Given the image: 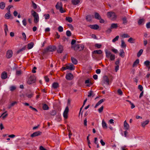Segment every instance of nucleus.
Wrapping results in <instances>:
<instances>
[{
  "instance_id": "5",
  "label": "nucleus",
  "mask_w": 150,
  "mask_h": 150,
  "mask_svg": "<svg viewBox=\"0 0 150 150\" xmlns=\"http://www.w3.org/2000/svg\"><path fill=\"white\" fill-rule=\"evenodd\" d=\"M109 79L107 76H105L103 77V80L102 81V84L103 86L105 84L108 85L109 84Z\"/></svg>"
},
{
  "instance_id": "2",
  "label": "nucleus",
  "mask_w": 150,
  "mask_h": 150,
  "mask_svg": "<svg viewBox=\"0 0 150 150\" xmlns=\"http://www.w3.org/2000/svg\"><path fill=\"white\" fill-rule=\"evenodd\" d=\"M107 16L108 18L112 20H115L117 18V16L115 13L112 11L108 12Z\"/></svg>"
},
{
  "instance_id": "39",
  "label": "nucleus",
  "mask_w": 150,
  "mask_h": 150,
  "mask_svg": "<svg viewBox=\"0 0 150 150\" xmlns=\"http://www.w3.org/2000/svg\"><path fill=\"white\" fill-rule=\"evenodd\" d=\"M91 16L90 15H88L86 16V20L88 21H90L91 20L92 18H91Z\"/></svg>"
},
{
  "instance_id": "8",
  "label": "nucleus",
  "mask_w": 150,
  "mask_h": 150,
  "mask_svg": "<svg viewBox=\"0 0 150 150\" xmlns=\"http://www.w3.org/2000/svg\"><path fill=\"white\" fill-rule=\"evenodd\" d=\"M42 133V132L40 131H38L35 132L31 135V137H34L36 136L40 135Z\"/></svg>"
},
{
  "instance_id": "53",
  "label": "nucleus",
  "mask_w": 150,
  "mask_h": 150,
  "mask_svg": "<svg viewBox=\"0 0 150 150\" xmlns=\"http://www.w3.org/2000/svg\"><path fill=\"white\" fill-rule=\"evenodd\" d=\"M33 95H34V94L33 93H32L31 94H28L27 95V97L28 98H32V97H33Z\"/></svg>"
},
{
  "instance_id": "60",
  "label": "nucleus",
  "mask_w": 150,
  "mask_h": 150,
  "mask_svg": "<svg viewBox=\"0 0 150 150\" xmlns=\"http://www.w3.org/2000/svg\"><path fill=\"white\" fill-rule=\"evenodd\" d=\"M22 35L23 36V39L25 41L26 40V35L25 33H22Z\"/></svg>"
},
{
  "instance_id": "51",
  "label": "nucleus",
  "mask_w": 150,
  "mask_h": 150,
  "mask_svg": "<svg viewBox=\"0 0 150 150\" xmlns=\"http://www.w3.org/2000/svg\"><path fill=\"white\" fill-rule=\"evenodd\" d=\"M10 90L11 91H13L16 89V87L14 86H11L10 88Z\"/></svg>"
},
{
  "instance_id": "62",
  "label": "nucleus",
  "mask_w": 150,
  "mask_h": 150,
  "mask_svg": "<svg viewBox=\"0 0 150 150\" xmlns=\"http://www.w3.org/2000/svg\"><path fill=\"white\" fill-rule=\"evenodd\" d=\"M111 51L114 53L116 54L118 52V51L117 49H112Z\"/></svg>"
},
{
  "instance_id": "15",
  "label": "nucleus",
  "mask_w": 150,
  "mask_h": 150,
  "mask_svg": "<svg viewBox=\"0 0 150 150\" xmlns=\"http://www.w3.org/2000/svg\"><path fill=\"white\" fill-rule=\"evenodd\" d=\"M67 69L70 70H73L74 69V66L73 64H71L69 65H67Z\"/></svg>"
},
{
  "instance_id": "7",
  "label": "nucleus",
  "mask_w": 150,
  "mask_h": 150,
  "mask_svg": "<svg viewBox=\"0 0 150 150\" xmlns=\"http://www.w3.org/2000/svg\"><path fill=\"white\" fill-rule=\"evenodd\" d=\"M13 55V52L11 50H8L6 53V57L8 59L11 58Z\"/></svg>"
},
{
  "instance_id": "21",
  "label": "nucleus",
  "mask_w": 150,
  "mask_h": 150,
  "mask_svg": "<svg viewBox=\"0 0 150 150\" xmlns=\"http://www.w3.org/2000/svg\"><path fill=\"white\" fill-rule=\"evenodd\" d=\"M10 13L11 11H8V12L5 14L4 16L5 18L8 19L11 16Z\"/></svg>"
},
{
  "instance_id": "46",
  "label": "nucleus",
  "mask_w": 150,
  "mask_h": 150,
  "mask_svg": "<svg viewBox=\"0 0 150 150\" xmlns=\"http://www.w3.org/2000/svg\"><path fill=\"white\" fill-rule=\"evenodd\" d=\"M109 58L111 60L113 61L115 59V55L114 54H112L110 56Z\"/></svg>"
},
{
  "instance_id": "17",
  "label": "nucleus",
  "mask_w": 150,
  "mask_h": 150,
  "mask_svg": "<svg viewBox=\"0 0 150 150\" xmlns=\"http://www.w3.org/2000/svg\"><path fill=\"white\" fill-rule=\"evenodd\" d=\"M4 31L5 33L6 36L7 35V32H8V28L7 25L6 24H5L4 25Z\"/></svg>"
},
{
  "instance_id": "49",
  "label": "nucleus",
  "mask_w": 150,
  "mask_h": 150,
  "mask_svg": "<svg viewBox=\"0 0 150 150\" xmlns=\"http://www.w3.org/2000/svg\"><path fill=\"white\" fill-rule=\"evenodd\" d=\"M66 35L68 37H70L71 35V33L70 31L69 30H67L66 32Z\"/></svg>"
},
{
  "instance_id": "3",
  "label": "nucleus",
  "mask_w": 150,
  "mask_h": 150,
  "mask_svg": "<svg viewBox=\"0 0 150 150\" xmlns=\"http://www.w3.org/2000/svg\"><path fill=\"white\" fill-rule=\"evenodd\" d=\"M32 15L34 17V22L35 23H38L39 21L38 14L37 12L34 11H32Z\"/></svg>"
},
{
  "instance_id": "64",
  "label": "nucleus",
  "mask_w": 150,
  "mask_h": 150,
  "mask_svg": "<svg viewBox=\"0 0 150 150\" xmlns=\"http://www.w3.org/2000/svg\"><path fill=\"white\" fill-rule=\"evenodd\" d=\"M146 27L147 28H150V22L146 24Z\"/></svg>"
},
{
  "instance_id": "55",
  "label": "nucleus",
  "mask_w": 150,
  "mask_h": 150,
  "mask_svg": "<svg viewBox=\"0 0 150 150\" xmlns=\"http://www.w3.org/2000/svg\"><path fill=\"white\" fill-rule=\"evenodd\" d=\"M45 16V19H48L50 18V16L49 14H45L44 15Z\"/></svg>"
},
{
  "instance_id": "6",
  "label": "nucleus",
  "mask_w": 150,
  "mask_h": 150,
  "mask_svg": "<svg viewBox=\"0 0 150 150\" xmlns=\"http://www.w3.org/2000/svg\"><path fill=\"white\" fill-rule=\"evenodd\" d=\"M69 111V108L68 106H67L63 112V116L65 119L68 118V114Z\"/></svg>"
},
{
  "instance_id": "41",
  "label": "nucleus",
  "mask_w": 150,
  "mask_h": 150,
  "mask_svg": "<svg viewBox=\"0 0 150 150\" xmlns=\"http://www.w3.org/2000/svg\"><path fill=\"white\" fill-rule=\"evenodd\" d=\"M143 52L142 49L140 50L137 53V57H139L141 55Z\"/></svg>"
},
{
  "instance_id": "32",
  "label": "nucleus",
  "mask_w": 150,
  "mask_h": 150,
  "mask_svg": "<svg viewBox=\"0 0 150 150\" xmlns=\"http://www.w3.org/2000/svg\"><path fill=\"white\" fill-rule=\"evenodd\" d=\"M57 112L55 110H52L50 112V114L51 116H54L56 114Z\"/></svg>"
},
{
  "instance_id": "28",
  "label": "nucleus",
  "mask_w": 150,
  "mask_h": 150,
  "mask_svg": "<svg viewBox=\"0 0 150 150\" xmlns=\"http://www.w3.org/2000/svg\"><path fill=\"white\" fill-rule=\"evenodd\" d=\"M72 4L74 5H76L80 2L79 0H72L71 1Z\"/></svg>"
},
{
  "instance_id": "22",
  "label": "nucleus",
  "mask_w": 150,
  "mask_h": 150,
  "mask_svg": "<svg viewBox=\"0 0 150 150\" xmlns=\"http://www.w3.org/2000/svg\"><path fill=\"white\" fill-rule=\"evenodd\" d=\"M149 122V120H146L145 121L141 123V125L142 127H144L146 125L148 124Z\"/></svg>"
},
{
  "instance_id": "30",
  "label": "nucleus",
  "mask_w": 150,
  "mask_h": 150,
  "mask_svg": "<svg viewBox=\"0 0 150 150\" xmlns=\"http://www.w3.org/2000/svg\"><path fill=\"white\" fill-rule=\"evenodd\" d=\"M71 60L72 62L74 64H77L78 62L77 60L74 58L73 57H71Z\"/></svg>"
},
{
  "instance_id": "59",
  "label": "nucleus",
  "mask_w": 150,
  "mask_h": 150,
  "mask_svg": "<svg viewBox=\"0 0 150 150\" xmlns=\"http://www.w3.org/2000/svg\"><path fill=\"white\" fill-rule=\"evenodd\" d=\"M21 70L16 71V74L17 75H19L21 74Z\"/></svg>"
},
{
  "instance_id": "54",
  "label": "nucleus",
  "mask_w": 150,
  "mask_h": 150,
  "mask_svg": "<svg viewBox=\"0 0 150 150\" xmlns=\"http://www.w3.org/2000/svg\"><path fill=\"white\" fill-rule=\"evenodd\" d=\"M32 6H33V8L34 9H36L37 8V5L35 3H34L33 1H32Z\"/></svg>"
},
{
  "instance_id": "40",
  "label": "nucleus",
  "mask_w": 150,
  "mask_h": 150,
  "mask_svg": "<svg viewBox=\"0 0 150 150\" xmlns=\"http://www.w3.org/2000/svg\"><path fill=\"white\" fill-rule=\"evenodd\" d=\"M128 41L131 43H133L135 42V39L131 37L129 38Z\"/></svg>"
},
{
  "instance_id": "44",
  "label": "nucleus",
  "mask_w": 150,
  "mask_h": 150,
  "mask_svg": "<svg viewBox=\"0 0 150 150\" xmlns=\"http://www.w3.org/2000/svg\"><path fill=\"white\" fill-rule=\"evenodd\" d=\"M25 47H23V48H22L21 49L18 50L17 51V54H19V53H20V52H22L24 50H25Z\"/></svg>"
},
{
  "instance_id": "11",
  "label": "nucleus",
  "mask_w": 150,
  "mask_h": 150,
  "mask_svg": "<svg viewBox=\"0 0 150 150\" xmlns=\"http://www.w3.org/2000/svg\"><path fill=\"white\" fill-rule=\"evenodd\" d=\"M7 77V73L6 71H4L1 73V77L2 79H5Z\"/></svg>"
},
{
  "instance_id": "9",
  "label": "nucleus",
  "mask_w": 150,
  "mask_h": 150,
  "mask_svg": "<svg viewBox=\"0 0 150 150\" xmlns=\"http://www.w3.org/2000/svg\"><path fill=\"white\" fill-rule=\"evenodd\" d=\"M56 49V47L55 46H49L47 49V51L49 52H53Z\"/></svg>"
},
{
  "instance_id": "1",
  "label": "nucleus",
  "mask_w": 150,
  "mask_h": 150,
  "mask_svg": "<svg viewBox=\"0 0 150 150\" xmlns=\"http://www.w3.org/2000/svg\"><path fill=\"white\" fill-rule=\"evenodd\" d=\"M62 4L61 2H57L56 6V8L59 10L60 13H62L65 12V11L63 10Z\"/></svg>"
},
{
  "instance_id": "12",
  "label": "nucleus",
  "mask_w": 150,
  "mask_h": 150,
  "mask_svg": "<svg viewBox=\"0 0 150 150\" xmlns=\"http://www.w3.org/2000/svg\"><path fill=\"white\" fill-rule=\"evenodd\" d=\"M88 26L94 30H97L99 28V26L97 24L95 25H90Z\"/></svg>"
},
{
  "instance_id": "29",
  "label": "nucleus",
  "mask_w": 150,
  "mask_h": 150,
  "mask_svg": "<svg viewBox=\"0 0 150 150\" xmlns=\"http://www.w3.org/2000/svg\"><path fill=\"white\" fill-rule=\"evenodd\" d=\"M118 27L117 23H112L111 24L110 27L112 29H116Z\"/></svg>"
},
{
  "instance_id": "24",
  "label": "nucleus",
  "mask_w": 150,
  "mask_h": 150,
  "mask_svg": "<svg viewBox=\"0 0 150 150\" xmlns=\"http://www.w3.org/2000/svg\"><path fill=\"white\" fill-rule=\"evenodd\" d=\"M102 127L103 128H107V124L106 123V122H105L104 120H102Z\"/></svg>"
},
{
  "instance_id": "23",
  "label": "nucleus",
  "mask_w": 150,
  "mask_h": 150,
  "mask_svg": "<svg viewBox=\"0 0 150 150\" xmlns=\"http://www.w3.org/2000/svg\"><path fill=\"white\" fill-rule=\"evenodd\" d=\"M95 18L96 19L98 20L101 19V17L98 13L96 12L95 13Z\"/></svg>"
},
{
  "instance_id": "34",
  "label": "nucleus",
  "mask_w": 150,
  "mask_h": 150,
  "mask_svg": "<svg viewBox=\"0 0 150 150\" xmlns=\"http://www.w3.org/2000/svg\"><path fill=\"white\" fill-rule=\"evenodd\" d=\"M139 63V59H137L134 62L132 66L134 67L137 66V65Z\"/></svg>"
},
{
  "instance_id": "42",
  "label": "nucleus",
  "mask_w": 150,
  "mask_h": 150,
  "mask_svg": "<svg viewBox=\"0 0 150 150\" xmlns=\"http://www.w3.org/2000/svg\"><path fill=\"white\" fill-rule=\"evenodd\" d=\"M144 21V18L140 19L138 21V24L139 25H141L142 23Z\"/></svg>"
},
{
  "instance_id": "35",
  "label": "nucleus",
  "mask_w": 150,
  "mask_h": 150,
  "mask_svg": "<svg viewBox=\"0 0 150 150\" xmlns=\"http://www.w3.org/2000/svg\"><path fill=\"white\" fill-rule=\"evenodd\" d=\"M65 20L66 21H67L68 22L70 23H71L73 21L72 18L70 17H67L66 18Z\"/></svg>"
},
{
  "instance_id": "16",
  "label": "nucleus",
  "mask_w": 150,
  "mask_h": 150,
  "mask_svg": "<svg viewBox=\"0 0 150 150\" xmlns=\"http://www.w3.org/2000/svg\"><path fill=\"white\" fill-rule=\"evenodd\" d=\"M6 6V3L3 1L0 3V8L1 9H4Z\"/></svg>"
},
{
  "instance_id": "57",
  "label": "nucleus",
  "mask_w": 150,
  "mask_h": 150,
  "mask_svg": "<svg viewBox=\"0 0 150 150\" xmlns=\"http://www.w3.org/2000/svg\"><path fill=\"white\" fill-rule=\"evenodd\" d=\"M22 23L24 26H25L26 25L27 23L25 19L24 18L23 19L22 21Z\"/></svg>"
},
{
  "instance_id": "20",
  "label": "nucleus",
  "mask_w": 150,
  "mask_h": 150,
  "mask_svg": "<svg viewBox=\"0 0 150 150\" xmlns=\"http://www.w3.org/2000/svg\"><path fill=\"white\" fill-rule=\"evenodd\" d=\"M85 84H88L86 85V86L88 87L90 86L92 84V83L90 81L89 79L86 80L85 81Z\"/></svg>"
},
{
  "instance_id": "31",
  "label": "nucleus",
  "mask_w": 150,
  "mask_h": 150,
  "mask_svg": "<svg viewBox=\"0 0 150 150\" xmlns=\"http://www.w3.org/2000/svg\"><path fill=\"white\" fill-rule=\"evenodd\" d=\"M88 97H91V96H92V97H93L95 95V94L93 93V91H90L88 92Z\"/></svg>"
},
{
  "instance_id": "14",
  "label": "nucleus",
  "mask_w": 150,
  "mask_h": 150,
  "mask_svg": "<svg viewBox=\"0 0 150 150\" xmlns=\"http://www.w3.org/2000/svg\"><path fill=\"white\" fill-rule=\"evenodd\" d=\"M105 52L106 54V57L107 58H109L110 56L112 54L111 53L110 51H108L106 49L105 50Z\"/></svg>"
},
{
  "instance_id": "43",
  "label": "nucleus",
  "mask_w": 150,
  "mask_h": 150,
  "mask_svg": "<svg viewBox=\"0 0 150 150\" xmlns=\"http://www.w3.org/2000/svg\"><path fill=\"white\" fill-rule=\"evenodd\" d=\"M121 37L123 38H129L130 36L127 34L124 33L121 35Z\"/></svg>"
},
{
  "instance_id": "45",
  "label": "nucleus",
  "mask_w": 150,
  "mask_h": 150,
  "mask_svg": "<svg viewBox=\"0 0 150 150\" xmlns=\"http://www.w3.org/2000/svg\"><path fill=\"white\" fill-rule=\"evenodd\" d=\"M144 64L147 67H148L150 65V62L148 60H146L144 62Z\"/></svg>"
},
{
  "instance_id": "4",
  "label": "nucleus",
  "mask_w": 150,
  "mask_h": 150,
  "mask_svg": "<svg viewBox=\"0 0 150 150\" xmlns=\"http://www.w3.org/2000/svg\"><path fill=\"white\" fill-rule=\"evenodd\" d=\"M36 81V77L34 75L31 76L28 79L27 83L29 84H30L34 83Z\"/></svg>"
},
{
  "instance_id": "25",
  "label": "nucleus",
  "mask_w": 150,
  "mask_h": 150,
  "mask_svg": "<svg viewBox=\"0 0 150 150\" xmlns=\"http://www.w3.org/2000/svg\"><path fill=\"white\" fill-rule=\"evenodd\" d=\"M42 108L44 110H47L49 109V107L46 104H43Z\"/></svg>"
},
{
  "instance_id": "19",
  "label": "nucleus",
  "mask_w": 150,
  "mask_h": 150,
  "mask_svg": "<svg viewBox=\"0 0 150 150\" xmlns=\"http://www.w3.org/2000/svg\"><path fill=\"white\" fill-rule=\"evenodd\" d=\"M71 47L74 48V50H76V51L78 50H79V49L80 48V46L79 45L77 44L75 46H72Z\"/></svg>"
},
{
  "instance_id": "13",
  "label": "nucleus",
  "mask_w": 150,
  "mask_h": 150,
  "mask_svg": "<svg viewBox=\"0 0 150 150\" xmlns=\"http://www.w3.org/2000/svg\"><path fill=\"white\" fill-rule=\"evenodd\" d=\"M63 47L62 45H59L58 46L57 50V52L58 53H61L63 51Z\"/></svg>"
},
{
  "instance_id": "58",
  "label": "nucleus",
  "mask_w": 150,
  "mask_h": 150,
  "mask_svg": "<svg viewBox=\"0 0 150 150\" xmlns=\"http://www.w3.org/2000/svg\"><path fill=\"white\" fill-rule=\"evenodd\" d=\"M13 7V6L12 5H9L8 7L7 8V10H8V11H10V9L11 8Z\"/></svg>"
},
{
  "instance_id": "50",
  "label": "nucleus",
  "mask_w": 150,
  "mask_h": 150,
  "mask_svg": "<svg viewBox=\"0 0 150 150\" xmlns=\"http://www.w3.org/2000/svg\"><path fill=\"white\" fill-rule=\"evenodd\" d=\"M58 31L60 32H62L63 31V28L61 26H59L58 28Z\"/></svg>"
},
{
  "instance_id": "18",
  "label": "nucleus",
  "mask_w": 150,
  "mask_h": 150,
  "mask_svg": "<svg viewBox=\"0 0 150 150\" xmlns=\"http://www.w3.org/2000/svg\"><path fill=\"white\" fill-rule=\"evenodd\" d=\"M124 126L125 129L127 130L129 129V125L127 123L126 120H125L124 122Z\"/></svg>"
},
{
  "instance_id": "37",
  "label": "nucleus",
  "mask_w": 150,
  "mask_h": 150,
  "mask_svg": "<svg viewBox=\"0 0 150 150\" xmlns=\"http://www.w3.org/2000/svg\"><path fill=\"white\" fill-rule=\"evenodd\" d=\"M122 19L123 21L122 23L124 24H125L127 23V18L125 16H124L122 18Z\"/></svg>"
},
{
  "instance_id": "61",
  "label": "nucleus",
  "mask_w": 150,
  "mask_h": 150,
  "mask_svg": "<svg viewBox=\"0 0 150 150\" xmlns=\"http://www.w3.org/2000/svg\"><path fill=\"white\" fill-rule=\"evenodd\" d=\"M101 46L102 45L101 44H96L95 45V46L98 48H101Z\"/></svg>"
},
{
  "instance_id": "56",
  "label": "nucleus",
  "mask_w": 150,
  "mask_h": 150,
  "mask_svg": "<svg viewBox=\"0 0 150 150\" xmlns=\"http://www.w3.org/2000/svg\"><path fill=\"white\" fill-rule=\"evenodd\" d=\"M138 88L141 91H143V87L141 85H139L138 86Z\"/></svg>"
},
{
  "instance_id": "27",
  "label": "nucleus",
  "mask_w": 150,
  "mask_h": 150,
  "mask_svg": "<svg viewBox=\"0 0 150 150\" xmlns=\"http://www.w3.org/2000/svg\"><path fill=\"white\" fill-rule=\"evenodd\" d=\"M102 52H103L101 50H94L93 52V54H101Z\"/></svg>"
},
{
  "instance_id": "10",
  "label": "nucleus",
  "mask_w": 150,
  "mask_h": 150,
  "mask_svg": "<svg viewBox=\"0 0 150 150\" xmlns=\"http://www.w3.org/2000/svg\"><path fill=\"white\" fill-rule=\"evenodd\" d=\"M66 78L68 80H71L73 78V76L71 73L68 74L66 75Z\"/></svg>"
},
{
  "instance_id": "26",
  "label": "nucleus",
  "mask_w": 150,
  "mask_h": 150,
  "mask_svg": "<svg viewBox=\"0 0 150 150\" xmlns=\"http://www.w3.org/2000/svg\"><path fill=\"white\" fill-rule=\"evenodd\" d=\"M120 56L122 58H123L125 57V52L123 50H120Z\"/></svg>"
},
{
  "instance_id": "52",
  "label": "nucleus",
  "mask_w": 150,
  "mask_h": 150,
  "mask_svg": "<svg viewBox=\"0 0 150 150\" xmlns=\"http://www.w3.org/2000/svg\"><path fill=\"white\" fill-rule=\"evenodd\" d=\"M103 106H102L100 108L98 109V111L99 113H101L102 112L103 109Z\"/></svg>"
},
{
  "instance_id": "47",
  "label": "nucleus",
  "mask_w": 150,
  "mask_h": 150,
  "mask_svg": "<svg viewBox=\"0 0 150 150\" xmlns=\"http://www.w3.org/2000/svg\"><path fill=\"white\" fill-rule=\"evenodd\" d=\"M119 37L118 35L116 36L114 39L112 40V42H114L116 41H117L118 40L119 38Z\"/></svg>"
},
{
  "instance_id": "48",
  "label": "nucleus",
  "mask_w": 150,
  "mask_h": 150,
  "mask_svg": "<svg viewBox=\"0 0 150 150\" xmlns=\"http://www.w3.org/2000/svg\"><path fill=\"white\" fill-rule=\"evenodd\" d=\"M117 92V93L120 95L121 96L123 94L121 90L120 89H119L118 90Z\"/></svg>"
},
{
  "instance_id": "36",
  "label": "nucleus",
  "mask_w": 150,
  "mask_h": 150,
  "mask_svg": "<svg viewBox=\"0 0 150 150\" xmlns=\"http://www.w3.org/2000/svg\"><path fill=\"white\" fill-rule=\"evenodd\" d=\"M34 45V43L33 42L30 43L28 44V49H31L33 46Z\"/></svg>"
},
{
  "instance_id": "63",
  "label": "nucleus",
  "mask_w": 150,
  "mask_h": 150,
  "mask_svg": "<svg viewBox=\"0 0 150 150\" xmlns=\"http://www.w3.org/2000/svg\"><path fill=\"white\" fill-rule=\"evenodd\" d=\"M17 104V102L16 101H14L13 103H12L11 104V105L12 106H13L15 105H16Z\"/></svg>"
},
{
  "instance_id": "38",
  "label": "nucleus",
  "mask_w": 150,
  "mask_h": 150,
  "mask_svg": "<svg viewBox=\"0 0 150 150\" xmlns=\"http://www.w3.org/2000/svg\"><path fill=\"white\" fill-rule=\"evenodd\" d=\"M121 47L123 48H125L126 46V45L125 44V42L124 40H122L121 41Z\"/></svg>"
},
{
  "instance_id": "33",
  "label": "nucleus",
  "mask_w": 150,
  "mask_h": 150,
  "mask_svg": "<svg viewBox=\"0 0 150 150\" xmlns=\"http://www.w3.org/2000/svg\"><path fill=\"white\" fill-rule=\"evenodd\" d=\"M59 86V84L57 82H54L52 85V87L55 89L58 87Z\"/></svg>"
}]
</instances>
